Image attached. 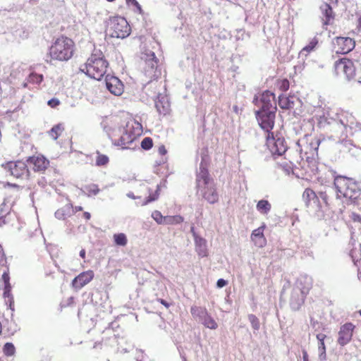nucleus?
<instances>
[{"instance_id":"9d476101","label":"nucleus","mask_w":361,"mask_h":361,"mask_svg":"<svg viewBox=\"0 0 361 361\" xmlns=\"http://www.w3.org/2000/svg\"><path fill=\"white\" fill-rule=\"evenodd\" d=\"M145 59V75L149 79L147 85H150L152 82L161 76V71L157 67V59L154 52L147 54Z\"/></svg>"},{"instance_id":"de8ad7c7","label":"nucleus","mask_w":361,"mask_h":361,"mask_svg":"<svg viewBox=\"0 0 361 361\" xmlns=\"http://www.w3.org/2000/svg\"><path fill=\"white\" fill-rule=\"evenodd\" d=\"M318 349L320 352V355H326V346H325L324 341L319 342Z\"/></svg>"},{"instance_id":"3c124183","label":"nucleus","mask_w":361,"mask_h":361,"mask_svg":"<svg viewBox=\"0 0 361 361\" xmlns=\"http://www.w3.org/2000/svg\"><path fill=\"white\" fill-rule=\"evenodd\" d=\"M2 279L4 282V284L5 285H7V284H11L9 281H10V277H9V275L8 273L6 272H4L2 275Z\"/></svg>"},{"instance_id":"20e7f679","label":"nucleus","mask_w":361,"mask_h":361,"mask_svg":"<svg viewBox=\"0 0 361 361\" xmlns=\"http://www.w3.org/2000/svg\"><path fill=\"white\" fill-rule=\"evenodd\" d=\"M109 63L100 50L94 49L87 59L82 70L88 76L99 80L105 75Z\"/></svg>"},{"instance_id":"4be33fe9","label":"nucleus","mask_w":361,"mask_h":361,"mask_svg":"<svg viewBox=\"0 0 361 361\" xmlns=\"http://www.w3.org/2000/svg\"><path fill=\"white\" fill-rule=\"evenodd\" d=\"M302 199L307 207L312 206V202L316 204L317 206L319 207V197L313 190L310 188H306L302 193Z\"/></svg>"},{"instance_id":"a878e982","label":"nucleus","mask_w":361,"mask_h":361,"mask_svg":"<svg viewBox=\"0 0 361 361\" xmlns=\"http://www.w3.org/2000/svg\"><path fill=\"white\" fill-rule=\"evenodd\" d=\"M44 80L42 74L32 72L29 74L26 79V82L23 84L24 87H27L28 84L40 85Z\"/></svg>"},{"instance_id":"aec40b11","label":"nucleus","mask_w":361,"mask_h":361,"mask_svg":"<svg viewBox=\"0 0 361 361\" xmlns=\"http://www.w3.org/2000/svg\"><path fill=\"white\" fill-rule=\"evenodd\" d=\"M202 195L210 204H214L219 200V194L214 184L204 187L202 190Z\"/></svg>"},{"instance_id":"f3484780","label":"nucleus","mask_w":361,"mask_h":361,"mask_svg":"<svg viewBox=\"0 0 361 361\" xmlns=\"http://www.w3.org/2000/svg\"><path fill=\"white\" fill-rule=\"evenodd\" d=\"M105 82L106 88L111 94L118 96L123 92V85L117 77L107 75Z\"/></svg>"},{"instance_id":"6e6552de","label":"nucleus","mask_w":361,"mask_h":361,"mask_svg":"<svg viewBox=\"0 0 361 361\" xmlns=\"http://www.w3.org/2000/svg\"><path fill=\"white\" fill-rule=\"evenodd\" d=\"M255 117L259 127L267 135L274 133L272 130L275 124L276 111H256Z\"/></svg>"},{"instance_id":"864d4df0","label":"nucleus","mask_w":361,"mask_h":361,"mask_svg":"<svg viewBox=\"0 0 361 361\" xmlns=\"http://www.w3.org/2000/svg\"><path fill=\"white\" fill-rule=\"evenodd\" d=\"M127 3L131 2L138 10L140 12L142 11L141 6L136 0H126Z\"/></svg>"},{"instance_id":"cd10ccee","label":"nucleus","mask_w":361,"mask_h":361,"mask_svg":"<svg viewBox=\"0 0 361 361\" xmlns=\"http://www.w3.org/2000/svg\"><path fill=\"white\" fill-rule=\"evenodd\" d=\"M96 159L95 164L97 166H106L109 162V158L107 155L102 154L100 152H96Z\"/></svg>"},{"instance_id":"79ce46f5","label":"nucleus","mask_w":361,"mask_h":361,"mask_svg":"<svg viewBox=\"0 0 361 361\" xmlns=\"http://www.w3.org/2000/svg\"><path fill=\"white\" fill-rule=\"evenodd\" d=\"M158 189H159V187L158 185L157 186V189L155 190L154 192L152 193V194H149V196L146 197V200L144 202L145 204L152 202V201H154L155 200H157L159 197V192H158Z\"/></svg>"},{"instance_id":"473e14b6","label":"nucleus","mask_w":361,"mask_h":361,"mask_svg":"<svg viewBox=\"0 0 361 361\" xmlns=\"http://www.w3.org/2000/svg\"><path fill=\"white\" fill-rule=\"evenodd\" d=\"M276 85L281 92H286L289 89L290 82L286 78L279 79L276 80Z\"/></svg>"},{"instance_id":"338daca9","label":"nucleus","mask_w":361,"mask_h":361,"mask_svg":"<svg viewBox=\"0 0 361 361\" xmlns=\"http://www.w3.org/2000/svg\"><path fill=\"white\" fill-rule=\"evenodd\" d=\"M253 103H255V104H256V105H257V104H257V103H258V100H257V97H255V98L254 99V100H253Z\"/></svg>"},{"instance_id":"c9c22d12","label":"nucleus","mask_w":361,"mask_h":361,"mask_svg":"<svg viewBox=\"0 0 361 361\" xmlns=\"http://www.w3.org/2000/svg\"><path fill=\"white\" fill-rule=\"evenodd\" d=\"M317 44L318 39L317 37H314L313 39H311L309 44L302 49V51L310 53V51L314 50V49L317 47Z\"/></svg>"},{"instance_id":"0e129e2a","label":"nucleus","mask_w":361,"mask_h":361,"mask_svg":"<svg viewBox=\"0 0 361 361\" xmlns=\"http://www.w3.org/2000/svg\"><path fill=\"white\" fill-rule=\"evenodd\" d=\"M82 207H80V206H78V207H75V212H80V211H82Z\"/></svg>"},{"instance_id":"ddd939ff","label":"nucleus","mask_w":361,"mask_h":361,"mask_svg":"<svg viewBox=\"0 0 361 361\" xmlns=\"http://www.w3.org/2000/svg\"><path fill=\"white\" fill-rule=\"evenodd\" d=\"M355 47L354 39L348 37H336L334 39V47L336 54H347Z\"/></svg>"},{"instance_id":"9b49d317","label":"nucleus","mask_w":361,"mask_h":361,"mask_svg":"<svg viewBox=\"0 0 361 361\" xmlns=\"http://www.w3.org/2000/svg\"><path fill=\"white\" fill-rule=\"evenodd\" d=\"M339 122L343 126L345 136L348 133L353 134L354 130H360L361 124H360L355 116L348 111H342L339 114Z\"/></svg>"},{"instance_id":"72a5a7b5","label":"nucleus","mask_w":361,"mask_h":361,"mask_svg":"<svg viewBox=\"0 0 361 361\" xmlns=\"http://www.w3.org/2000/svg\"><path fill=\"white\" fill-rule=\"evenodd\" d=\"M3 352L6 356H11L14 355L16 348L13 343H6L4 345Z\"/></svg>"},{"instance_id":"c03bdc74","label":"nucleus","mask_w":361,"mask_h":361,"mask_svg":"<svg viewBox=\"0 0 361 361\" xmlns=\"http://www.w3.org/2000/svg\"><path fill=\"white\" fill-rule=\"evenodd\" d=\"M350 218L353 223H359L361 224V216L360 214L353 212L350 215Z\"/></svg>"},{"instance_id":"7ed1b4c3","label":"nucleus","mask_w":361,"mask_h":361,"mask_svg":"<svg viewBox=\"0 0 361 361\" xmlns=\"http://www.w3.org/2000/svg\"><path fill=\"white\" fill-rule=\"evenodd\" d=\"M76 52V45L73 39L60 35L49 47L47 56L51 61L66 62L71 59Z\"/></svg>"},{"instance_id":"393cba45","label":"nucleus","mask_w":361,"mask_h":361,"mask_svg":"<svg viewBox=\"0 0 361 361\" xmlns=\"http://www.w3.org/2000/svg\"><path fill=\"white\" fill-rule=\"evenodd\" d=\"M295 99L294 96L280 95L279 97V106L283 109H292L295 106Z\"/></svg>"},{"instance_id":"5701e85b","label":"nucleus","mask_w":361,"mask_h":361,"mask_svg":"<svg viewBox=\"0 0 361 361\" xmlns=\"http://www.w3.org/2000/svg\"><path fill=\"white\" fill-rule=\"evenodd\" d=\"M264 228L265 226L263 225L255 229L251 234L252 240L255 243V245H257L259 247H262L266 243V239L264 235Z\"/></svg>"},{"instance_id":"69168bd1","label":"nucleus","mask_w":361,"mask_h":361,"mask_svg":"<svg viewBox=\"0 0 361 361\" xmlns=\"http://www.w3.org/2000/svg\"><path fill=\"white\" fill-rule=\"evenodd\" d=\"M6 205V203H5V201L1 204L0 206V209L2 211L3 210V207H4Z\"/></svg>"},{"instance_id":"37998d69","label":"nucleus","mask_w":361,"mask_h":361,"mask_svg":"<svg viewBox=\"0 0 361 361\" xmlns=\"http://www.w3.org/2000/svg\"><path fill=\"white\" fill-rule=\"evenodd\" d=\"M61 104L60 101L59 99L57 98H52L51 99H49L47 102V104L51 107V108H56L57 107L59 104Z\"/></svg>"},{"instance_id":"a19ab883","label":"nucleus","mask_w":361,"mask_h":361,"mask_svg":"<svg viewBox=\"0 0 361 361\" xmlns=\"http://www.w3.org/2000/svg\"><path fill=\"white\" fill-rule=\"evenodd\" d=\"M152 217L159 224H163L164 222V217L159 211H154L152 214Z\"/></svg>"},{"instance_id":"423d86ee","label":"nucleus","mask_w":361,"mask_h":361,"mask_svg":"<svg viewBox=\"0 0 361 361\" xmlns=\"http://www.w3.org/2000/svg\"><path fill=\"white\" fill-rule=\"evenodd\" d=\"M334 185L340 196L355 200L361 194V188L353 178L338 176L334 178Z\"/></svg>"},{"instance_id":"5fc2aeb1","label":"nucleus","mask_w":361,"mask_h":361,"mask_svg":"<svg viewBox=\"0 0 361 361\" xmlns=\"http://www.w3.org/2000/svg\"><path fill=\"white\" fill-rule=\"evenodd\" d=\"M157 301L160 302L161 305H163L166 308H169L171 306V304L166 302L165 300L161 298H158Z\"/></svg>"},{"instance_id":"412c9836","label":"nucleus","mask_w":361,"mask_h":361,"mask_svg":"<svg viewBox=\"0 0 361 361\" xmlns=\"http://www.w3.org/2000/svg\"><path fill=\"white\" fill-rule=\"evenodd\" d=\"M212 181L209 171L204 167H200V172L197 175L196 182L197 187L200 188L201 183L204 185V187L209 185V183Z\"/></svg>"},{"instance_id":"7c9ffc66","label":"nucleus","mask_w":361,"mask_h":361,"mask_svg":"<svg viewBox=\"0 0 361 361\" xmlns=\"http://www.w3.org/2000/svg\"><path fill=\"white\" fill-rule=\"evenodd\" d=\"M114 240L115 244L118 246H126L128 243L127 237L123 233L114 234Z\"/></svg>"},{"instance_id":"b1692460","label":"nucleus","mask_w":361,"mask_h":361,"mask_svg":"<svg viewBox=\"0 0 361 361\" xmlns=\"http://www.w3.org/2000/svg\"><path fill=\"white\" fill-rule=\"evenodd\" d=\"M155 107L160 115L166 116L171 111L170 103L166 98L162 97L155 102Z\"/></svg>"},{"instance_id":"052dcab7","label":"nucleus","mask_w":361,"mask_h":361,"mask_svg":"<svg viewBox=\"0 0 361 361\" xmlns=\"http://www.w3.org/2000/svg\"><path fill=\"white\" fill-rule=\"evenodd\" d=\"M159 152L161 154L164 155L166 154V150L164 146H161L159 148Z\"/></svg>"},{"instance_id":"f257e3e1","label":"nucleus","mask_w":361,"mask_h":361,"mask_svg":"<svg viewBox=\"0 0 361 361\" xmlns=\"http://www.w3.org/2000/svg\"><path fill=\"white\" fill-rule=\"evenodd\" d=\"M107 134L114 145L122 149L129 148L135 140L142 133V126L135 119L115 121L112 127L106 130Z\"/></svg>"},{"instance_id":"a211bd4d","label":"nucleus","mask_w":361,"mask_h":361,"mask_svg":"<svg viewBox=\"0 0 361 361\" xmlns=\"http://www.w3.org/2000/svg\"><path fill=\"white\" fill-rule=\"evenodd\" d=\"M94 276V272L92 270L83 271L74 278L72 286L75 289H81L93 279Z\"/></svg>"},{"instance_id":"bb28decb","label":"nucleus","mask_w":361,"mask_h":361,"mask_svg":"<svg viewBox=\"0 0 361 361\" xmlns=\"http://www.w3.org/2000/svg\"><path fill=\"white\" fill-rule=\"evenodd\" d=\"M271 209V205L268 200H262L257 204V209L262 214H267Z\"/></svg>"},{"instance_id":"680f3d73","label":"nucleus","mask_w":361,"mask_h":361,"mask_svg":"<svg viewBox=\"0 0 361 361\" xmlns=\"http://www.w3.org/2000/svg\"><path fill=\"white\" fill-rule=\"evenodd\" d=\"M85 255H86V252L84 249H82L80 252V256L82 258V259H85Z\"/></svg>"},{"instance_id":"39448f33","label":"nucleus","mask_w":361,"mask_h":361,"mask_svg":"<svg viewBox=\"0 0 361 361\" xmlns=\"http://www.w3.org/2000/svg\"><path fill=\"white\" fill-rule=\"evenodd\" d=\"M334 66L337 75L342 74L348 80L361 83V63L359 60L343 57L336 61Z\"/></svg>"},{"instance_id":"a18cd8bd","label":"nucleus","mask_w":361,"mask_h":361,"mask_svg":"<svg viewBox=\"0 0 361 361\" xmlns=\"http://www.w3.org/2000/svg\"><path fill=\"white\" fill-rule=\"evenodd\" d=\"M4 298H11V284L5 285L4 289Z\"/></svg>"},{"instance_id":"774afa93","label":"nucleus","mask_w":361,"mask_h":361,"mask_svg":"<svg viewBox=\"0 0 361 361\" xmlns=\"http://www.w3.org/2000/svg\"><path fill=\"white\" fill-rule=\"evenodd\" d=\"M357 277L361 281V270L358 272Z\"/></svg>"},{"instance_id":"6e6d98bb","label":"nucleus","mask_w":361,"mask_h":361,"mask_svg":"<svg viewBox=\"0 0 361 361\" xmlns=\"http://www.w3.org/2000/svg\"><path fill=\"white\" fill-rule=\"evenodd\" d=\"M4 90L2 86L1 81L0 80V103L2 102L3 99L4 98Z\"/></svg>"},{"instance_id":"2eb2a0df","label":"nucleus","mask_w":361,"mask_h":361,"mask_svg":"<svg viewBox=\"0 0 361 361\" xmlns=\"http://www.w3.org/2000/svg\"><path fill=\"white\" fill-rule=\"evenodd\" d=\"M355 328V326L351 322L345 323L341 326L338 336L339 345L343 346L351 341Z\"/></svg>"},{"instance_id":"1a4fd4ad","label":"nucleus","mask_w":361,"mask_h":361,"mask_svg":"<svg viewBox=\"0 0 361 361\" xmlns=\"http://www.w3.org/2000/svg\"><path fill=\"white\" fill-rule=\"evenodd\" d=\"M266 143L275 159L276 157L283 156L288 149L285 139L276 138L274 133L266 135Z\"/></svg>"},{"instance_id":"bf43d9fd","label":"nucleus","mask_w":361,"mask_h":361,"mask_svg":"<svg viewBox=\"0 0 361 361\" xmlns=\"http://www.w3.org/2000/svg\"><path fill=\"white\" fill-rule=\"evenodd\" d=\"M311 288V286H307L306 288H302V290H301V293L302 295H307L308 294Z\"/></svg>"},{"instance_id":"4c0bfd02","label":"nucleus","mask_w":361,"mask_h":361,"mask_svg":"<svg viewBox=\"0 0 361 361\" xmlns=\"http://www.w3.org/2000/svg\"><path fill=\"white\" fill-rule=\"evenodd\" d=\"M153 146V140L149 137H145L141 142V147L145 150L150 149Z\"/></svg>"},{"instance_id":"6ab92c4d","label":"nucleus","mask_w":361,"mask_h":361,"mask_svg":"<svg viewBox=\"0 0 361 361\" xmlns=\"http://www.w3.org/2000/svg\"><path fill=\"white\" fill-rule=\"evenodd\" d=\"M319 8L322 15V20L323 26L332 25L335 19V13L331 6L327 3H324L320 6Z\"/></svg>"},{"instance_id":"4468645a","label":"nucleus","mask_w":361,"mask_h":361,"mask_svg":"<svg viewBox=\"0 0 361 361\" xmlns=\"http://www.w3.org/2000/svg\"><path fill=\"white\" fill-rule=\"evenodd\" d=\"M259 102L262 104V106L258 111H276L275 94L269 90L263 92L260 95Z\"/></svg>"},{"instance_id":"e433bc0d","label":"nucleus","mask_w":361,"mask_h":361,"mask_svg":"<svg viewBox=\"0 0 361 361\" xmlns=\"http://www.w3.org/2000/svg\"><path fill=\"white\" fill-rule=\"evenodd\" d=\"M207 310L200 307L193 306L190 309V312L193 317H200L201 314H207Z\"/></svg>"},{"instance_id":"49530a36","label":"nucleus","mask_w":361,"mask_h":361,"mask_svg":"<svg viewBox=\"0 0 361 361\" xmlns=\"http://www.w3.org/2000/svg\"><path fill=\"white\" fill-rule=\"evenodd\" d=\"M319 197L323 200L326 205H329V197L326 192L321 191L319 192Z\"/></svg>"},{"instance_id":"e2e57ef3","label":"nucleus","mask_w":361,"mask_h":361,"mask_svg":"<svg viewBox=\"0 0 361 361\" xmlns=\"http://www.w3.org/2000/svg\"><path fill=\"white\" fill-rule=\"evenodd\" d=\"M83 216L87 220H89L91 217V215L89 212H84Z\"/></svg>"},{"instance_id":"13d9d810","label":"nucleus","mask_w":361,"mask_h":361,"mask_svg":"<svg viewBox=\"0 0 361 361\" xmlns=\"http://www.w3.org/2000/svg\"><path fill=\"white\" fill-rule=\"evenodd\" d=\"M302 360L303 361H309L308 354L306 350H302Z\"/></svg>"},{"instance_id":"8fccbe9b","label":"nucleus","mask_w":361,"mask_h":361,"mask_svg":"<svg viewBox=\"0 0 361 361\" xmlns=\"http://www.w3.org/2000/svg\"><path fill=\"white\" fill-rule=\"evenodd\" d=\"M227 281L223 279H220L217 281L216 286L218 288H223L227 285Z\"/></svg>"},{"instance_id":"f704fd0d","label":"nucleus","mask_w":361,"mask_h":361,"mask_svg":"<svg viewBox=\"0 0 361 361\" xmlns=\"http://www.w3.org/2000/svg\"><path fill=\"white\" fill-rule=\"evenodd\" d=\"M85 190L89 196L96 195L99 192V186L96 184H90L85 186Z\"/></svg>"},{"instance_id":"dca6fc26","label":"nucleus","mask_w":361,"mask_h":361,"mask_svg":"<svg viewBox=\"0 0 361 361\" xmlns=\"http://www.w3.org/2000/svg\"><path fill=\"white\" fill-rule=\"evenodd\" d=\"M27 163L35 172H44L49 165V161L41 154L30 157Z\"/></svg>"},{"instance_id":"09e8293b","label":"nucleus","mask_w":361,"mask_h":361,"mask_svg":"<svg viewBox=\"0 0 361 361\" xmlns=\"http://www.w3.org/2000/svg\"><path fill=\"white\" fill-rule=\"evenodd\" d=\"M55 216L56 218L61 219H65L66 217V215H65V213H64V209L62 208V209H58L56 212H55Z\"/></svg>"},{"instance_id":"f03ea898","label":"nucleus","mask_w":361,"mask_h":361,"mask_svg":"<svg viewBox=\"0 0 361 361\" xmlns=\"http://www.w3.org/2000/svg\"><path fill=\"white\" fill-rule=\"evenodd\" d=\"M320 139L314 135H305L297 142L298 150L302 161L305 175L312 178L318 173V149Z\"/></svg>"},{"instance_id":"58836bf2","label":"nucleus","mask_w":361,"mask_h":361,"mask_svg":"<svg viewBox=\"0 0 361 361\" xmlns=\"http://www.w3.org/2000/svg\"><path fill=\"white\" fill-rule=\"evenodd\" d=\"M248 319L251 323L252 327L255 330H258L260 327V323L259 319L255 314H249Z\"/></svg>"},{"instance_id":"c85d7f7f","label":"nucleus","mask_w":361,"mask_h":361,"mask_svg":"<svg viewBox=\"0 0 361 361\" xmlns=\"http://www.w3.org/2000/svg\"><path fill=\"white\" fill-rule=\"evenodd\" d=\"M64 130V127L62 124H57L54 126L49 131V135L54 140H56Z\"/></svg>"},{"instance_id":"c756f323","label":"nucleus","mask_w":361,"mask_h":361,"mask_svg":"<svg viewBox=\"0 0 361 361\" xmlns=\"http://www.w3.org/2000/svg\"><path fill=\"white\" fill-rule=\"evenodd\" d=\"M203 324L210 329H216L218 327L216 321L207 312V314H204Z\"/></svg>"},{"instance_id":"ea45409f","label":"nucleus","mask_w":361,"mask_h":361,"mask_svg":"<svg viewBox=\"0 0 361 361\" xmlns=\"http://www.w3.org/2000/svg\"><path fill=\"white\" fill-rule=\"evenodd\" d=\"M198 253L200 256L204 257L207 256V250H206V241L204 239H200L198 243Z\"/></svg>"},{"instance_id":"f8f14e48","label":"nucleus","mask_w":361,"mask_h":361,"mask_svg":"<svg viewBox=\"0 0 361 361\" xmlns=\"http://www.w3.org/2000/svg\"><path fill=\"white\" fill-rule=\"evenodd\" d=\"M2 167L9 171L16 178H23L29 176V170L27 164L22 161H8L2 164Z\"/></svg>"},{"instance_id":"2f4dec72","label":"nucleus","mask_w":361,"mask_h":361,"mask_svg":"<svg viewBox=\"0 0 361 361\" xmlns=\"http://www.w3.org/2000/svg\"><path fill=\"white\" fill-rule=\"evenodd\" d=\"M183 221V218L181 216H166L164 217V222L163 224H177Z\"/></svg>"},{"instance_id":"0eeeda50","label":"nucleus","mask_w":361,"mask_h":361,"mask_svg":"<svg viewBox=\"0 0 361 361\" xmlns=\"http://www.w3.org/2000/svg\"><path fill=\"white\" fill-rule=\"evenodd\" d=\"M106 30L111 37L123 39L130 34L131 29L125 18L113 16L106 21Z\"/></svg>"},{"instance_id":"4d7b16f0","label":"nucleus","mask_w":361,"mask_h":361,"mask_svg":"<svg viewBox=\"0 0 361 361\" xmlns=\"http://www.w3.org/2000/svg\"><path fill=\"white\" fill-rule=\"evenodd\" d=\"M326 338V336L324 334H318L317 335V338L319 341V342H324L325 338Z\"/></svg>"},{"instance_id":"603ef678","label":"nucleus","mask_w":361,"mask_h":361,"mask_svg":"<svg viewBox=\"0 0 361 361\" xmlns=\"http://www.w3.org/2000/svg\"><path fill=\"white\" fill-rule=\"evenodd\" d=\"M281 165L282 166L283 168H284L286 169H289L291 168V166L293 165V164H292L291 161L288 160V161H284Z\"/></svg>"}]
</instances>
